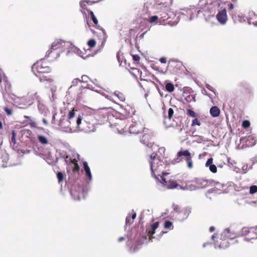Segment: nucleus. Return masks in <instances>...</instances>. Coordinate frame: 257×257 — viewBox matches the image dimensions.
Returning <instances> with one entry per match:
<instances>
[{
    "instance_id": "nucleus-1",
    "label": "nucleus",
    "mask_w": 257,
    "mask_h": 257,
    "mask_svg": "<svg viewBox=\"0 0 257 257\" xmlns=\"http://www.w3.org/2000/svg\"><path fill=\"white\" fill-rule=\"evenodd\" d=\"M149 161L152 175L158 180L159 179L157 176H160V182L164 187L167 189L181 188V186L174 179H167L164 177L168 173L163 171V162L157 157L156 153H153L151 155Z\"/></svg>"
},
{
    "instance_id": "nucleus-2",
    "label": "nucleus",
    "mask_w": 257,
    "mask_h": 257,
    "mask_svg": "<svg viewBox=\"0 0 257 257\" xmlns=\"http://www.w3.org/2000/svg\"><path fill=\"white\" fill-rule=\"evenodd\" d=\"M13 99L18 104L21 108H26L28 106L32 105L35 100L39 101L40 97L37 92L31 91L29 92L27 94L23 97H16Z\"/></svg>"
},
{
    "instance_id": "nucleus-3",
    "label": "nucleus",
    "mask_w": 257,
    "mask_h": 257,
    "mask_svg": "<svg viewBox=\"0 0 257 257\" xmlns=\"http://www.w3.org/2000/svg\"><path fill=\"white\" fill-rule=\"evenodd\" d=\"M199 10L197 14L203 13L208 18L214 16L215 13V7L212 4H208L206 0H200L198 4Z\"/></svg>"
},
{
    "instance_id": "nucleus-4",
    "label": "nucleus",
    "mask_w": 257,
    "mask_h": 257,
    "mask_svg": "<svg viewBox=\"0 0 257 257\" xmlns=\"http://www.w3.org/2000/svg\"><path fill=\"white\" fill-rule=\"evenodd\" d=\"M32 70L36 76L39 74L49 73L51 71V69L48 66L47 62L44 60H40L34 64Z\"/></svg>"
},
{
    "instance_id": "nucleus-5",
    "label": "nucleus",
    "mask_w": 257,
    "mask_h": 257,
    "mask_svg": "<svg viewBox=\"0 0 257 257\" xmlns=\"http://www.w3.org/2000/svg\"><path fill=\"white\" fill-rule=\"evenodd\" d=\"M146 128L142 121L133 119L132 123L129 127V132L133 134H140Z\"/></svg>"
},
{
    "instance_id": "nucleus-6",
    "label": "nucleus",
    "mask_w": 257,
    "mask_h": 257,
    "mask_svg": "<svg viewBox=\"0 0 257 257\" xmlns=\"http://www.w3.org/2000/svg\"><path fill=\"white\" fill-rule=\"evenodd\" d=\"M177 156L176 159L173 161L174 164L181 162L182 160L181 157L184 156L186 158L185 161L187 164V167L189 169L193 168V165L192 156L188 150H181L177 153Z\"/></svg>"
},
{
    "instance_id": "nucleus-7",
    "label": "nucleus",
    "mask_w": 257,
    "mask_h": 257,
    "mask_svg": "<svg viewBox=\"0 0 257 257\" xmlns=\"http://www.w3.org/2000/svg\"><path fill=\"white\" fill-rule=\"evenodd\" d=\"M108 107L100 108L96 110L94 113V117L99 124H102L107 120Z\"/></svg>"
},
{
    "instance_id": "nucleus-8",
    "label": "nucleus",
    "mask_w": 257,
    "mask_h": 257,
    "mask_svg": "<svg viewBox=\"0 0 257 257\" xmlns=\"http://www.w3.org/2000/svg\"><path fill=\"white\" fill-rule=\"evenodd\" d=\"M142 134L143 135L140 138L141 142L146 146L151 147L154 144L153 133L147 128Z\"/></svg>"
},
{
    "instance_id": "nucleus-9",
    "label": "nucleus",
    "mask_w": 257,
    "mask_h": 257,
    "mask_svg": "<svg viewBox=\"0 0 257 257\" xmlns=\"http://www.w3.org/2000/svg\"><path fill=\"white\" fill-rule=\"evenodd\" d=\"M169 11L168 8H165L161 10L159 12V23L160 24H163V25L169 24L172 25V24L171 23V21H168L170 17L169 14Z\"/></svg>"
},
{
    "instance_id": "nucleus-10",
    "label": "nucleus",
    "mask_w": 257,
    "mask_h": 257,
    "mask_svg": "<svg viewBox=\"0 0 257 257\" xmlns=\"http://www.w3.org/2000/svg\"><path fill=\"white\" fill-rule=\"evenodd\" d=\"M91 93H92V91L90 89L85 87H81L77 94V100H83L87 99L89 97Z\"/></svg>"
},
{
    "instance_id": "nucleus-11",
    "label": "nucleus",
    "mask_w": 257,
    "mask_h": 257,
    "mask_svg": "<svg viewBox=\"0 0 257 257\" xmlns=\"http://www.w3.org/2000/svg\"><path fill=\"white\" fill-rule=\"evenodd\" d=\"M181 67V64L179 62L174 61H170L168 64L167 69L171 73H176Z\"/></svg>"
},
{
    "instance_id": "nucleus-12",
    "label": "nucleus",
    "mask_w": 257,
    "mask_h": 257,
    "mask_svg": "<svg viewBox=\"0 0 257 257\" xmlns=\"http://www.w3.org/2000/svg\"><path fill=\"white\" fill-rule=\"evenodd\" d=\"M134 112V109L130 105H125V106H121L120 113L125 117L130 116L132 114H133Z\"/></svg>"
},
{
    "instance_id": "nucleus-13",
    "label": "nucleus",
    "mask_w": 257,
    "mask_h": 257,
    "mask_svg": "<svg viewBox=\"0 0 257 257\" xmlns=\"http://www.w3.org/2000/svg\"><path fill=\"white\" fill-rule=\"evenodd\" d=\"M216 19L221 24H225L227 21V17L226 11L224 9L219 11L216 15Z\"/></svg>"
},
{
    "instance_id": "nucleus-14",
    "label": "nucleus",
    "mask_w": 257,
    "mask_h": 257,
    "mask_svg": "<svg viewBox=\"0 0 257 257\" xmlns=\"http://www.w3.org/2000/svg\"><path fill=\"white\" fill-rule=\"evenodd\" d=\"M240 235H237L235 232L231 231L230 228L225 229L221 234L222 238H226L228 239H233L238 237Z\"/></svg>"
},
{
    "instance_id": "nucleus-15",
    "label": "nucleus",
    "mask_w": 257,
    "mask_h": 257,
    "mask_svg": "<svg viewBox=\"0 0 257 257\" xmlns=\"http://www.w3.org/2000/svg\"><path fill=\"white\" fill-rule=\"evenodd\" d=\"M191 211L188 208H184L178 213V218L180 221H183L189 215Z\"/></svg>"
},
{
    "instance_id": "nucleus-16",
    "label": "nucleus",
    "mask_w": 257,
    "mask_h": 257,
    "mask_svg": "<svg viewBox=\"0 0 257 257\" xmlns=\"http://www.w3.org/2000/svg\"><path fill=\"white\" fill-rule=\"evenodd\" d=\"M198 10L195 8L186 9L183 10L182 14L184 15H186L189 17V20H192L194 15L197 13Z\"/></svg>"
},
{
    "instance_id": "nucleus-17",
    "label": "nucleus",
    "mask_w": 257,
    "mask_h": 257,
    "mask_svg": "<svg viewBox=\"0 0 257 257\" xmlns=\"http://www.w3.org/2000/svg\"><path fill=\"white\" fill-rule=\"evenodd\" d=\"M36 76L39 78L40 81L42 83H51L53 82V79L50 75H45V74H42L36 75Z\"/></svg>"
},
{
    "instance_id": "nucleus-18",
    "label": "nucleus",
    "mask_w": 257,
    "mask_h": 257,
    "mask_svg": "<svg viewBox=\"0 0 257 257\" xmlns=\"http://www.w3.org/2000/svg\"><path fill=\"white\" fill-rule=\"evenodd\" d=\"M63 43H64V42L61 40H56L54 41L51 45L50 50L47 51L46 56L48 57L50 54L52 52L53 50H56L61 48Z\"/></svg>"
},
{
    "instance_id": "nucleus-19",
    "label": "nucleus",
    "mask_w": 257,
    "mask_h": 257,
    "mask_svg": "<svg viewBox=\"0 0 257 257\" xmlns=\"http://www.w3.org/2000/svg\"><path fill=\"white\" fill-rule=\"evenodd\" d=\"M257 238V228L255 227H250V231L248 235L245 237V239L249 241L251 239Z\"/></svg>"
},
{
    "instance_id": "nucleus-20",
    "label": "nucleus",
    "mask_w": 257,
    "mask_h": 257,
    "mask_svg": "<svg viewBox=\"0 0 257 257\" xmlns=\"http://www.w3.org/2000/svg\"><path fill=\"white\" fill-rule=\"evenodd\" d=\"M1 158L2 162V166L3 167H7L10 166L9 164V155L7 153H1Z\"/></svg>"
},
{
    "instance_id": "nucleus-21",
    "label": "nucleus",
    "mask_w": 257,
    "mask_h": 257,
    "mask_svg": "<svg viewBox=\"0 0 257 257\" xmlns=\"http://www.w3.org/2000/svg\"><path fill=\"white\" fill-rule=\"evenodd\" d=\"M217 243L218 244L219 248H225L229 246L228 239L226 238H222L221 235L220 236L219 240L217 241Z\"/></svg>"
},
{
    "instance_id": "nucleus-22",
    "label": "nucleus",
    "mask_w": 257,
    "mask_h": 257,
    "mask_svg": "<svg viewBox=\"0 0 257 257\" xmlns=\"http://www.w3.org/2000/svg\"><path fill=\"white\" fill-rule=\"evenodd\" d=\"M83 165L84 171L85 172L86 176L88 177L89 180H91L92 179V174L91 173L90 169L86 162H83Z\"/></svg>"
},
{
    "instance_id": "nucleus-23",
    "label": "nucleus",
    "mask_w": 257,
    "mask_h": 257,
    "mask_svg": "<svg viewBox=\"0 0 257 257\" xmlns=\"http://www.w3.org/2000/svg\"><path fill=\"white\" fill-rule=\"evenodd\" d=\"M211 115L213 117H217L219 115L220 111L217 106H212L210 109Z\"/></svg>"
},
{
    "instance_id": "nucleus-24",
    "label": "nucleus",
    "mask_w": 257,
    "mask_h": 257,
    "mask_svg": "<svg viewBox=\"0 0 257 257\" xmlns=\"http://www.w3.org/2000/svg\"><path fill=\"white\" fill-rule=\"evenodd\" d=\"M159 226V222H156L152 224L151 225V230H149L148 232V235L150 237V238L152 237L153 235L155 233L156 229Z\"/></svg>"
},
{
    "instance_id": "nucleus-25",
    "label": "nucleus",
    "mask_w": 257,
    "mask_h": 257,
    "mask_svg": "<svg viewBox=\"0 0 257 257\" xmlns=\"http://www.w3.org/2000/svg\"><path fill=\"white\" fill-rule=\"evenodd\" d=\"M87 2L86 1L82 0L80 3V6L82 8L81 12L83 14H86L85 10L87 11H89V10L87 9V6L88 5L87 4Z\"/></svg>"
},
{
    "instance_id": "nucleus-26",
    "label": "nucleus",
    "mask_w": 257,
    "mask_h": 257,
    "mask_svg": "<svg viewBox=\"0 0 257 257\" xmlns=\"http://www.w3.org/2000/svg\"><path fill=\"white\" fill-rule=\"evenodd\" d=\"M114 95L116 96L120 101L123 102L125 99L124 95L119 91H115L114 92Z\"/></svg>"
},
{
    "instance_id": "nucleus-27",
    "label": "nucleus",
    "mask_w": 257,
    "mask_h": 257,
    "mask_svg": "<svg viewBox=\"0 0 257 257\" xmlns=\"http://www.w3.org/2000/svg\"><path fill=\"white\" fill-rule=\"evenodd\" d=\"M147 21L151 24L154 23H159V18L157 16H153L148 18Z\"/></svg>"
},
{
    "instance_id": "nucleus-28",
    "label": "nucleus",
    "mask_w": 257,
    "mask_h": 257,
    "mask_svg": "<svg viewBox=\"0 0 257 257\" xmlns=\"http://www.w3.org/2000/svg\"><path fill=\"white\" fill-rule=\"evenodd\" d=\"M250 231V227H243L241 231V234L240 236L246 237L247 235L249 234Z\"/></svg>"
},
{
    "instance_id": "nucleus-29",
    "label": "nucleus",
    "mask_w": 257,
    "mask_h": 257,
    "mask_svg": "<svg viewBox=\"0 0 257 257\" xmlns=\"http://www.w3.org/2000/svg\"><path fill=\"white\" fill-rule=\"evenodd\" d=\"M39 141L43 145H46L48 143L47 139L43 136H39L38 137Z\"/></svg>"
},
{
    "instance_id": "nucleus-30",
    "label": "nucleus",
    "mask_w": 257,
    "mask_h": 257,
    "mask_svg": "<svg viewBox=\"0 0 257 257\" xmlns=\"http://www.w3.org/2000/svg\"><path fill=\"white\" fill-rule=\"evenodd\" d=\"M165 88L166 89L170 92L173 91L174 90V85L171 83H167L166 84Z\"/></svg>"
},
{
    "instance_id": "nucleus-31",
    "label": "nucleus",
    "mask_w": 257,
    "mask_h": 257,
    "mask_svg": "<svg viewBox=\"0 0 257 257\" xmlns=\"http://www.w3.org/2000/svg\"><path fill=\"white\" fill-rule=\"evenodd\" d=\"M88 13L90 15L91 18L93 23L95 25H97L98 24V21H97L96 18L95 17L93 12L92 11H89Z\"/></svg>"
},
{
    "instance_id": "nucleus-32",
    "label": "nucleus",
    "mask_w": 257,
    "mask_h": 257,
    "mask_svg": "<svg viewBox=\"0 0 257 257\" xmlns=\"http://www.w3.org/2000/svg\"><path fill=\"white\" fill-rule=\"evenodd\" d=\"M164 227L165 228L172 229L173 228V225L172 222L169 220L166 221L164 223Z\"/></svg>"
},
{
    "instance_id": "nucleus-33",
    "label": "nucleus",
    "mask_w": 257,
    "mask_h": 257,
    "mask_svg": "<svg viewBox=\"0 0 257 257\" xmlns=\"http://www.w3.org/2000/svg\"><path fill=\"white\" fill-rule=\"evenodd\" d=\"M87 45L90 48H93L96 45V41L94 39H90L87 42Z\"/></svg>"
},
{
    "instance_id": "nucleus-34",
    "label": "nucleus",
    "mask_w": 257,
    "mask_h": 257,
    "mask_svg": "<svg viewBox=\"0 0 257 257\" xmlns=\"http://www.w3.org/2000/svg\"><path fill=\"white\" fill-rule=\"evenodd\" d=\"M77 111L76 109L73 108L69 111L68 119L69 120H71L75 116V111Z\"/></svg>"
},
{
    "instance_id": "nucleus-35",
    "label": "nucleus",
    "mask_w": 257,
    "mask_h": 257,
    "mask_svg": "<svg viewBox=\"0 0 257 257\" xmlns=\"http://www.w3.org/2000/svg\"><path fill=\"white\" fill-rule=\"evenodd\" d=\"M186 114L187 115L192 117H195L196 116L195 112L193 110L190 109H187Z\"/></svg>"
},
{
    "instance_id": "nucleus-36",
    "label": "nucleus",
    "mask_w": 257,
    "mask_h": 257,
    "mask_svg": "<svg viewBox=\"0 0 257 257\" xmlns=\"http://www.w3.org/2000/svg\"><path fill=\"white\" fill-rule=\"evenodd\" d=\"M136 217V213H134L132 215V218L133 219V221H131L130 217L129 216L126 217V224H131L133 222V220Z\"/></svg>"
},
{
    "instance_id": "nucleus-37",
    "label": "nucleus",
    "mask_w": 257,
    "mask_h": 257,
    "mask_svg": "<svg viewBox=\"0 0 257 257\" xmlns=\"http://www.w3.org/2000/svg\"><path fill=\"white\" fill-rule=\"evenodd\" d=\"M57 177L59 182H62L64 179L63 174L61 172H58L57 174Z\"/></svg>"
},
{
    "instance_id": "nucleus-38",
    "label": "nucleus",
    "mask_w": 257,
    "mask_h": 257,
    "mask_svg": "<svg viewBox=\"0 0 257 257\" xmlns=\"http://www.w3.org/2000/svg\"><path fill=\"white\" fill-rule=\"evenodd\" d=\"M201 125L200 121L198 118H194L192 120L191 126H193L195 125L200 126Z\"/></svg>"
},
{
    "instance_id": "nucleus-39",
    "label": "nucleus",
    "mask_w": 257,
    "mask_h": 257,
    "mask_svg": "<svg viewBox=\"0 0 257 257\" xmlns=\"http://www.w3.org/2000/svg\"><path fill=\"white\" fill-rule=\"evenodd\" d=\"M185 99L187 102H191L192 101H195V97L192 95H188L186 96Z\"/></svg>"
},
{
    "instance_id": "nucleus-40",
    "label": "nucleus",
    "mask_w": 257,
    "mask_h": 257,
    "mask_svg": "<svg viewBox=\"0 0 257 257\" xmlns=\"http://www.w3.org/2000/svg\"><path fill=\"white\" fill-rule=\"evenodd\" d=\"M133 59L135 62H136L137 63H139L140 60V57L139 55L137 54H131Z\"/></svg>"
},
{
    "instance_id": "nucleus-41",
    "label": "nucleus",
    "mask_w": 257,
    "mask_h": 257,
    "mask_svg": "<svg viewBox=\"0 0 257 257\" xmlns=\"http://www.w3.org/2000/svg\"><path fill=\"white\" fill-rule=\"evenodd\" d=\"M256 192H257V186L255 185L250 186L249 189L250 194H254Z\"/></svg>"
},
{
    "instance_id": "nucleus-42",
    "label": "nucleus",
    "mask_w": 257,
    "mask_h": 257,
    "mask_svg": "<svg viewBox=\"0 0 257 257\" xmlns=\"http://www.w3.org/2000/svg\"><path fill=\"white\" fill-rule=\"evenodd\" d=\"M209 167V170L211 172H212L213 173H215L217 172V167L215 165H211Z\"/></svg>"
},
{
    "instance_id": "nucleus-43",
    "label": "nucleus",
    "mask_w": 257,
    "mask_h": 257,
    "mask_svg": "<svg viewBox=\"0 0 257 257\" xmlns=\"http://www.w3.org/2000/svg\"><path fill=\"white\" fill-rule=\"evenodd\" d=\"M242 125L244 128H247L250 126V122L247 120H244L242 122Z\"/></svg>"
},
{
    "instance_id": "nucleus-44",
    "label": "nucleus",
    "mask_w": 257,
    "mask_h": 257,
    "mask_svg": "<svg viewBox=\"0 0 257 257\" xmlns=\"http://www.w3.org/2000/svg\"><path fill=\"white\" fill-rule=\"evenodd\" d=\"M72 171L74 173H78L79 171L80 168L78 164H75L72 168Z\"/></svg>"
},
{
    "instance_id": "nucleus-45",
    "label": "nucleus",
    "mask_w": 257,
    "mask_h": 257,
    "mask_svg": "<svg viewBox=\"0 0 257 257\" xmlns=\"http://www.w3.org/2000/svg\"><path fill=\"white\" fill-rule=\"evenodd\" d=\"M168 117L170 119H171L172 118L173 114H174V110H173V109L172 108H170L168 109Z\"/></svg>"
},
{
    "instance_id": "nucleus-46",
    "label": "nucleus",
    "mask_w": 257,
    "mask_h": 257,
    "mask_svg": "<svg viewBox=\"0 0 257 257\" xmlns=\"http://www.w3.org/2000/svg\"><path fill=\"white\" fill-rule=\"evenodd\" d=\"M11 142L13 143L14 144L16 143V133L14 131H12V136L11 138Z\"/></svg>"
},
{
    "instance_id": "nucleus-47",
    "label": "nucleus",
    "mask_w": 257,
    "mask_h": 257,
    "mask_svg": "<svg viewBox=\"0 0 257 257\" xmlns=\"http://www.w3.org/2000/svg\"><path fill=\"white\" fill-rule=\"evenodd\" d=\"M212 162H213V158H210L208 159L205 164L206 166L208 167L210 165H212Z\"/></svg>"
},
{
    "instance_id": "nucleus-48",
    "label": "nucleus",
    "mask_w": 257,
    "mask_h": 257,
    "mask_svg": "<svg viewBox=\"0 0 257 257\" xmlns=\"http://www.w3.org/2000/svg\"><path fill=\"white\" fill-rule=\"evenodd\" d=\"M81 120H82L81 117L80 116H79L77 117V120H76L77 125V126L78 127H79L80 124H81Z\"/></svg>"
},
{
    "instance_id": "nucleus-49",
    "label": "nucleus",
    "mask_w": 257,
    "mask_h": 257,
    "mask_svg": "<svg viewBox=\"0 0 257 257\" xmlns=\"http://www.w3.org/2000/svg\"><path fill=\"white\" fill-rule=\"evenodd\" d=\"M5 110L6 112V113L9 115H11L12 113V110L7 107L5 108Z\"/></svg>"
},
{
    "instance_id": "nucleus-50",
    "label": "nucleus",
    "mask_w": 257,
    "mask_h": 257,
    "mask_svg": "<svg viewBox=\"0 0 257 257\" xmlns=\"http://www.w3.org/2000/svg\"><path fill=\"white\" fill-rule=\"evenodd\" d=\"M70 161L72 164H73L74 165L75 164H78L77 160L76 159H70Z\"/></svg>"
},
{
    "instance_id": "nucleus-51",
    "label": "nucleus",
    "mask_w": 257,
    "mask_h": 257,
    "mask_svg": "<svg viewBox=\"0 0 257 257\" xmlns=\"http://www.w3.org/2000/svg\"><path fill=\"white\" fill-rule=\"evenodd\" d=\"M159 61L162 63H166V59L165 57H162L160 59Z\"/></svg>"
},
{
    "instance_id": "nucleus-52",
    "label": "nucleus",
    "mask_w": 257,
    "mask_h": 257,
    "mask_svg": "<svg viewBox=\"0 0 257 257\" xmlns=\"http://www.w3.org/2000/svg\"><path fill=\"white\" fill-rule=\"evenodd\" d=\"M206 88H207L208 89H209V90H211V91H213V90H212V88H212V86H211L210 85H209V84H206Z\"/></svg>"
},
{
    "instance_id": "nucleus-53",
    "label": "nucleus",
    "mask_w": 257,
    "mask_h": 257,
    "mask_svg": "<svg viewBox=\"0 0 257 257\" xmlns=\"http://www.w3.org/2000/svg\"><path fill=\"white\" fill-rule=\"evenodd\" d=\"M42 121L44 124H45V125L48 124V121L46 118H43Z\"/></svg>"
},
{
    "instance_id": "nucleus-54",
    "label": "nucleus",
    "mask_w": 257,
    "mask_h": 257,
    "mask_svg": "<svg viewBox=\"0 0 257 257\" xmlns=\"http://www.w3.org/2000/svg\"><path fill=\"white\" fill-rule=\"evenodd\" d=\"M233 4H230L229 5V10H232V9H233Z\"/></svg>"
},
{
    "instance_id": "nucleus-55",
    "label": "nucleus",
    "mask_w": 257,
    "mask_h": 257,
    "mask_svg": "<svg viewBox=\"0 0 257 257\" xmlns=\"http://www.w3.org/2000/svg\"><path fill=\"white\" fill-rule=\"evenodd\" d=\"M30 124L31 126H35L36 125V123L34 121H32L31 123H30Z\"/></svg>"
},
{
    "instance_id": "nucleus-56",
    "label": "nucleus",
    "mask_w": 257,
    "mask_h": 257,
    "mask_svg": "<svg viewBox=\"0 0 257 257\" xmlns=\"http://www.w3.org/2000/svg\"><path fill=\"white\" fill-rule=\"evenodd\" d=\"M124 239V238L123 237H120L118 238V241H121Z\"/></svg>"
},
{
    "instance_id": "nucleus-57",
    "label": "nucleus",
    "mask_w": 257,
    "mask_h": 257,
    "mask_svg": "<svg viewBox=\"0 0 257 257\" xmlns=\"http://www.w3.org/2000/svg\"><path fill=\"white\" fill-rule=\"evenodd\" d=\"M214 230V227L211 226V227H210V231L212 232V231H213Z\"/></svg>"
},
{
    "instance_id": "nucleus-58",
    "label": "nucleus",
    "mask_w": 257,
    "mask_h": 257,
    "mask_svg": "<svg viewBox=\"0 0 257 257\" xmlns=\"http://www.w3.org/2000/svg\"><path fill=\"white\" fill-rule=\"evenodd\" d=\"M24 117L27 119H29L31 121H32V120L30 119V116L25 115Z\"/></svg>"
},
{
    "instance_id": "nucleus-59",
    "label": "nucleus",
    "mask_w": 257,
    "mask_h": 257,
    "mask_svg": "<svg viewBox=\"0 0 257 257\" xmlns=\"http://www.w3.org/2000/svg\"><path fill=\"white\" fill-rule=\"evenodd\" d=\"M3 127V124L2 122L0 121V129H1Z\"/></svg>"
},
{
    "instance_id": "nucleus-60",
    "label": "nucleus",
    "mask_w": 257,
    "mask_h": 257,
    "mask_svg": "<svg viewBox=\"0 0 257 257\" xmlns=\"http://www.w3.org/2000/svg\"><path fill=\"white\" fill-rule=\"evenodd\" d=\"M246 91H247L249 93H250V90H249V88H246Z\"/></svg>"
},
{
    "instance_id": "nucleus-61",
    "label": "nucleus",
    "mask_w": 257,
    "mask_h": 257,
    "mask_svg": "<svg viewBox=\"0 0 257 257\" xmlns=\"http://www.w3.org/2000/svg\"><path fill=\"white\" fill-rule=\"evenodd\" d=\"M211 237L212 239H214V238L215 237V236L214 235H213Z\"/></svg>"
},
{
    "instance_id": "nucleus-62",
    "label": "nucleus",
    "mask_w": 257,
    "mask_h": 257,
    "mask_svg": "<svg viewBox=\"0 0 257 257\" xmlns=\"http://www.w3.org/2000/svg\"><path fill=\"white\" fill-rule=\"evenodd\" d=\"M8 85H9L8 89H9V90H10V88H11V85H10V84H8Z\"/></svg>"
},
{
    "instance_id": "nucleus-63",
    "label": "nucleus",
    "mask_w": 257,
    "mask_h": 257,
    "mask_svg": "<svg viewBox=\"0 0 257 257\" xmlns=\"http://www.w3.org/2000/svg\"><path fill=\"white\" fill-rule=\"evenodd\" d=\"M102 31L103 35H105L104 30H102Z\"/></svg>"
},
{
    "instance_id": "nucleus-64",
    "label": "nucleus",
    "mask_w": 257,
    "mask_h": 257,
    "mask_svg": "<svg viewBox=\"0 0 257 257\" xmlns=\"http://www.w3.org/2000/svg\"><path fill=\"white\" fill-rule=\"evenodd\" d=\"M204 91H205V92H204V94H206V95H208L207 94V92H206V90H204Z\"/></svg>"
}]
</instances>
